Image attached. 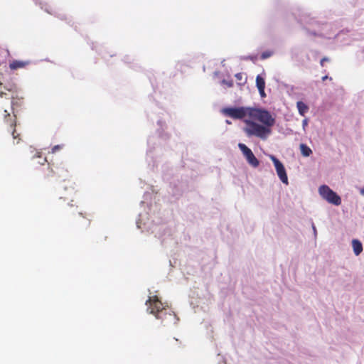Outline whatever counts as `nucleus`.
I'll use <instances>...</instances> for the list:
<instances>
[{"label":"nucleus","instance_id":"ddd939ff","mask_svg":"<svg viewBox=\"0 0 364 364\" xmlns=\"http://www.w3.org/2000/svg\"><path fill=\"white\" fill-rule=\"evenodd\" d=\"M30 63L29 61H23V60H14L9 64V68L11 70H17L19 68H23L27 66Z\"/></svg>","mask_w":364,"mask_h":364},{"label":"nucleus","instance_id":"9d476101","mask_svg":"<svg viewBox=\"0 0 364 364\" xmlns=\"http://www.w3.org/2000/svg\"><path fill=\"white\" fill-rule=\"evenodd\" d=\"M5 112V121L9 124L10 130L11 131V134L14 139H18L19 136L18 134H16L15 127H16V121L15 119H12L11 117L10 114L7 112V110H4Z\"/></svg>","mask_w":364,"mask_h":364},{"label":"nucleus","instance_id":"412c9836","mask_svg":"<svg viewBox=\"0 0 364 364\" xmlns=\"http://www.w3.org/2000/svg\"><path fill=\"white\" fill-rule=\"evenodd\" d=\"M221 82H222V83H223V84L227 83V82H226V80H223L221 81Z\"/></svg>","mask_w":364,"mask_h":364},{"label":"nucleus","instance_id":"f8f14e48","mask_svg":"<svg viewBox=\"0 0 364 364\" xmlns=\"http://www.w3.org/2000/svg\"><path fill=\"white\" fill-rule=\"evenodd\" d=\"M296 108L299 114L302 117H305L309 110L308 105L303 101H298L296 102Z\"/></svg>","mask_w":364,"mask_h":364},{"label":"nucleus","instance_id":"6e6552de","mask_svg":"<svg viewBox=\"0 0 364 364\" xmlns=\"http://www.w3.org/2000/svg\"><path fill=\"white\" fill-rule=\"evenodd\" d=\"M238 147L241 151L247 164L252 168H257L259 165V160L256 158L252 150L245 144L239 143Z\"/></svg>","mask_w":364,"mask_h":364},{"label":"nucleus","instance_id":"f3484780","mask_svg":"<svg viewBox=\"0 0 364 364\" xmlns=\"http://www.w3.org/2000/svg\"><path fill=\"white\" fill-rule=\"evenodd\" d=\"M309 119L307 118H304L302 121V129L303 131L305 132L306 127L308 126Z\"/></svg>","mask_w":364,"mask_h":364},{"label":"nucleus","instance_id":"4be33fe9","mask_svg":"<svg viewBox=\"0 0 364 364\" xmlns=\"http://www.w3.org/2000/svg\"><path fill=\"white\" fill-rule=\"evenodd\" d=\"M324 60H326V59H325V58H323V59H322V60H321V65H323V61H324Z\"/></svg>","mask_w":364,"mask_h":364},{"label":"nucleus","instance_id":"aec40b11","mask_svg":"<svg viewBox=\"0 0 364 364\" xmlns=\"http://www.w3.org/2000/svg\"><path fill=\"white\" fill-rule=\"evenodd\" d=\"M60 148V146L59 145L55 146L52 149V151H53V152H55L56 150H58Z\"/></svg>","mask_w":364,"mask_h":364},{"label":"nucleus","instance_id":"7ed1b4c3","mask_svg":"<svg viewBox=\"0 0 364 364\" xmlns=\"http://www.w3.org/2000/svg\"><path fill=\"white\" fill-rule=\"evenodd\" d=\"M11 99V109L14 118L16 112L24 105V97L20 94L15 84L3 85L0 82V98Z\"/></svg>","mask_w":364,"mask_h":364},{"label":"nucleus","instance_id":"4468645a","mask_svg":"<svg viewBox=\"0 0 364 364\" xmlns=\"http://www.w3.org/2000/svg\"><path fill=\"white\" fill-rule=\"evenodd\" d=\"M301 154L304 157H308L312 154V150L310 147L304 144H301L299 146Z\"/></svg>","mask_w":364,"mask_h":364},{"label":"nucleus","instance_id":"39448f33","mask_svg":"<svg viewBox=\"0 0 364 364\" xmlns=\"http://www.w3.org/2000/svg\"><path fill=\"white\" fill-rule=\"evenodd\" d=\"M64 213L69 218L71 224L80 230H87L91 223L89 215H84L77 210V207L68 203L64 208Z\"/></svg>","mask_w":364,"mask_h":364},{"label":"nucleus","instance_id":"2eb2a0df","mask_svg":"<svg viewBox=\"0 0 364 364\" xmlns=\"http://www.w3.org/2000/svg\"><path fill=\"white\" fill-rule=\"evenodd\" d=\"M235 77L239 81L240 84H243L246 82V77H245V74L243 73H237L235 75Z\"/></svg>","mask_w":364,"mask_h":364},{"label":"nucleus","instance_id":"dca6fc26","mask_svg":"<svg viewBox=\"0 0 364 364\" xmlns=\"http://www.w3.org/2000/svg\"><path fill=\"white\" fill-rule=\"evenodd\" d=\"M272 55V51H265V52L262 53L261 57L262 59H266V58L270 57Z\"/></svg>","mask_w":364,"mask_h":364},{"label":"nucleus","instance_id":"6ab92c4d","mask_svg":"<svg viewBox=\"0 0 364 364\" xmlns=\"http://www.w3.org/2000/svg\"><path fill=\"white\" fill-rule=\"evenodd\" d=\"M360 194L364 197V183L363 186L359 190Z\"/></svg>","mask_w":364,"mask_h":364},{"label":"nucleus","instance_id":"0eeeda50","mask_svg":"<svg viewBox=\"0 0 364 364\" xmlns=\"http://www.w3.org/2000/svg\"><path fill=\"white\" fill-rule=\"evenodd\" d=\"M269 158L272 161L276 173L277 174V176L279 177V180L285 185L289 184V180L287 173L285 169V167L284 164L274 155L269 154Z\"/></svg>","mask_w":364,"mask_h":364},{"label":"nucleus","instance_id":"423d86ee","mask_svg":"<svg viewBox=\"0 0 364 364\" xmlns=\"http://www.w3.org/2000/svg\"><path fill=\"white\" fill-rule=\"evenodd\" d=\"M319 197L328 204L339 206L342 203L341 197L328 185L322 184L318 187Z\"/></svg>","mask_w":364,"mask_h":364},{"label":"nucleus","instance_id":"f03ea898","mask_svg":"<svg viewBox=\"0 0 364 364\" xmlns=\"http://www.w3.org/2000/svg\"><path fill=\"white\" fill-rule=\"evenodd\" d=\"M56 176L63 180V187L65 191L68 192V195L72 196L77 192L75 183L70 179L69 171L64 164H60L55 167V169L48 166L44 171L43 178L46 181H49L50 178Z\"/></svg>","mask_w":364,"mask_h":364},{"label":"nucleus","instance_id":"1a4fd4ad","mask_svg":"<svg viewBox=\"0 0 364 364\" xmlns=\"http://www.w3.org/2000/svg\"><path fill=\"white\" fill-rule=\"evenodd\" d=\"M256 86L258 89L260 97L262 98L266 97V93L264 92V88H265L264 74L258 75L256 77Z\"/></svg>","mask_w":364,"mask_h":364},{"label":"nucleus","instance_id":"20e7f679","mask_svg":"<svg viewBox=\"0 0 364 364\" xmlns=\"http://www.w3.org/2000/svg\"><path fill=\"white\" fill-rule=\"evenodd\" d=\"M146 304L148 306L149 313L154 315L157 319H161L162 322L166 320L169 322H175L176 314L164 307L157 296L149 297Z\"/></svg>","mask_w":364,"mask_h":364},{"label":"nucleus","instance_id":"9b49d317","mask_svg":"<svg viewBox=\"0 0 364 364\" xmlns=\"http://www.w3.org/2000/svg\"><path fill=\"white\" fill-rule=\"evenodd\" d=\"M351 246L353 252L355 256H358L362 253L363 247L362 242L359 240L353 239L351 241Z\"/></svg>","mask_w":364,"mask_h":364},{"label":"nucleus","instance_id":"a211bd4d","mask_svg":"<svg viewBox=\"0 0 364 364\" xmlns=\"http://www.w3.org/2000/svg\"><path fill=\"white\" fill-rule=\"evenodd\" d=\"M221 112L224 114L225 115H228V107H223L221 109Z\"/></svg>","mask_w":364,"mask_h":364},{"label":"nucleus","instance_id":"f257e3e1","mask_svg":"<svg viewBox=\"0 0 364 364\" xmlns=\"http://www.w3.org/2000/svg\"><path fill=\"white\" fill-rule=\"evenodd\" d=\"M229 117L242 119L245 126L244 132L249 136H256L266 140L272 134V127L275 118L265 109L252 107L229 108Z\"/></svg>","mask_w":364,"mask_h":364},{"label":"nucleus","instance_id":"5701e85b","mask_svg":"<svg viewBox=\"0 0 364 364\" xmlns=\"http://www.w3.org/2000/svg\"><path fill=\"white\" fill-rule=\"evenodd\" d=\"M327 77H328L327 76H324V77H323L322 80H325L326 79H327Z\"/></svg>","mask_w":364,"mask_h":364}]
</instances>
